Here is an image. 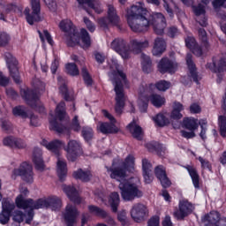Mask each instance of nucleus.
Returning <instances> with one entry per match:
<instances>
[{
  "label": "nucleus",
  "mask_w": 226,
  "mask_h": 226,
  "mask_svg": "<svg viewBox=\"0 0 226 226\" xmlns=\"http://www.w3.org/2000/svg\"><path fill=\"white\" fill-rule=\"evenodd\" d=\"M106 169L110 178L120 183L118 188L122 199L128 202L142 197V191L139 188L140 178L134 177L126 179L128 173L135 172V156L133 154L126 156L124 162H120L118 159L114 160L111 168L107 167Z\"/></svg>",
  "instance_id": "f257e3e1"
},
{
  "label": "nucleus",
  "mask_w": 226,
  "mask_h": 226,
  "mask_svg": "<svg viewBox=\"0 0 226 226\" xmlns=\"http://www.w3.org/2000/svg\"><path fill=\"white\" fill-rule=\"evenodd\" d=\"M147 8H146V4L142 2H138L131 8L127 9V22L129 27H131L132 31L134 33H142L144 31H147V27L149 26H157L158 24L165 23V17L163 14L160 12H155L152 15V21L147 19Z\"/></svg>",
  "instance_id": "f03ea898"
},
{
  "label": "nucleus",
  "mask_w": 226,
  "mask_h": 226,
  "mask_svg": "<svg viewBox=\"0 0 226 226\" xmlns=\"http://www.w3.org/2000/svg\"><path fill=\"white\" fill-rule=\"evenodd\" d=\"M109 66L110 70L109 77L112 81L116 94L115 110L117 114H122L123 109H124V102H126L124 88L123 87L124 84H126V74L121 71V68H119V64H117V59L116 58H112L109 62Z\"/></svg>",
  "instance_id": "7ed1b4c3"
},
{
  "label": "nucleus",
  "mask_w": 226,
  "mask_h": 226,
  "mask_svg": "<svg viewBox=\"0 0 226 226\" xmlns=\"http://www.w3.org/2000/svg\"><path fill=\"white\" fill-rule=\"evenodd\" d=\"M28 193L27 188L20 190V194L16 198V204L19 207H31L32 209H52V211H57L61 209L63 203L61 199L57 196H49L46 198H41L37 200H26L25 195Z\"/></svg>",
  "instance_id": "20e7f679"
},
{
  "label": "nucleus",
  "mask_w": 226,
  "mask_h": 226,
  "mask_svg": "<svg viewBox=\"0 0 226 226\" xmlns=\"http://www.w3.org/2000/svg\"><path fill=\"white\" fill-rule=\"evenodd\" d=\"M59 27L65 33V41L69 47H73L75 45H80L83 49L91 47V37L85 28L77 32L73 23L70 19L62 20L59 24Z\"/></svg>",
  "instance_id": "39448f33"
},
{
  "label": "nucleus",
  "mask_w": 226,
  "mask_h": 226,
  "mask_svg": "<svg viewBox=\"0 0 226 226\" xmlns=\"http://www.w3.org/2000/svg\"><path fill=\"white\" fill-rule=\"evenodd\" d=\"M147 47H149L147 40L140 41L134 39L131 41L130 46H127L123 39H115L111 42V49L117 52L123 59H128L132 56V52L139 54L142 49H147Z\"/></svg>",
  "instance_id": "423d86ee"
},
{
  "label": "nucleus",
  "mask_w": 226,
  "mask_h": 226,
  "mask_svg": "<svg viewBox=\"0 0 226 226\" xmlns=\"http://www.w3.org/2000/svg\"><path fill=\"white\" fill-rule=\"evenodd\" d=\"M43 3L49 8V10L54 11L56 10L57 4H56V0H43ZM32 6V14L30 13L31 10L26 7L24 11V15L26 19V21L30 26H33L34 22H41L43 20V16L40 13L41 7L40 5V0H31Z\"/></svg>",
  "instance_id": "0eeeda50"
},
{
  "label": "nucleus",
  "mask_w": 226,
  "mask_h": 226,
  "mask_svg": "<svg viewBox=\"0 0 226 226\" xmlns=\"http://www.w3.org/2000/svg\"><path fill=\"white\" fill-rule=\"evenodd\" d=\"M139 94L138 107L139 108L140 112H146V110H147L149 102L154 107L157 108L165 105V97L160 94L146 92V87H144V85L139 87Z\"/></svg>",
  "instance_id": "6e6552de"
},
{
  "label": "nucleus",
  "mask_w": 226,
  "mask_h": 226,
  "mask_svg": "<svg viewBox=\"0 0 226 226\" xmlns=\"http://www.w3.org/2000/svg\"><path fill=\"white\" fill-rule=\"evenodd\" d=\"M64 107H65V104L64 102H62L56 106L55 116L54 114L49 113L50 114L49 128L54 132H57V133H66V132H68V129H66V127L63 125H58L57 120L56 119V117L60 121H63V119L66 117V111H64Z\"/></svg>",
  "instance_id": "1a4fd4ad"
},
{
  "label": "nucleus",
  "mask_w": 226,
  "mask_h": 226,
  "mask_svg": "<svg viewBox=\"0 0 226 226\" xmlns=\"http://www.w3.org/2000/svg\"><path fill=\"white\" fill-rule=\"evenodd\" d=\"M102 116L106 117V119H109V123H103V122H99L97 124V130L101 132L102 133H117L119 132V126H117V121L112 116V114L109 113L107 110H102Z\"/></svg>",
  "instance_id": "9d476101"
},
{
  "label": "nucleus",
  "mask_w": 226,
  "mask_h": 226,
  "mask_svg": "<svg viewBox=\"0 0 226 226\" xmlns=\"http://www.w3.org/2000/svg\"><path fill=\"white\" fill-rule=\"evenodd\" d=\"M202 226H226V217L220 213L212 211L201 217Z\"/></svg>",
  "instance_id": "9b49d317"
},
{
  "label": "nucleus",
  "mask_w": 226,
  "mask_h": 226,
  "mask_svg": "<svg viewBox=\"0 0 226 226\" xmlns=\"http://www.w3.org/2000/svg\"><path fill=\"white\" fill-rule=\"evenodd\" d=\"M36 88L34 90H29L27 88L21 89V96L24 100H26L29 105H33V102H36L40 98L41 92L45 91V84L41 81H38L35 84Z\"/></svg>",
  "instance_id": "f8f14e48"
},
{
  "label": "nucleus",
  "mask_w": 226,
  "mask_h": 226,
  "mask_svg": "<svg viewBox=\"0 0 226 226\" xmlns=\"http://www.w3.org/2000/svg\"><path fill=\"white\" fill-rule=\"evenodd\" d=\"M97 22L102 29H107V27H110V26H117L119 22V16H117V11L114 6L109 5L107 18H100Z\"/></svg>",
  "instance_id": "ddd939ff"
},
{
  "label": "nucleus",
  "mask_w": 226,
  "mask_h": 226,
  "mask_svg": "<svg viewBox=\"0 0 226 226\" xmlns=\"http://www.w3.org/2000/svg\"><path fill=\"white\" fill-rule=\"evenodd\" d=\"M195 207L186 200H182L179 201L178 209L175 210L173 213L174 217L177 220H185L186 216H190L193 213Z\"/></svg>",
  "instance_id": "4468645a"
},
{
  "label": "nucleus",
  "mask_w": 226,
  "mask_h": 226,
  "mask_svg": "<svg viewBox=\"0 0 226 226\" xmlns=\"http://www.w3.org/2000/svg\"><path fill=\"white\" fill-rule=\"evenodd\" d=\"M80 8H84L88 15H93L94 13H102L103 11V7L98 0H78Z\"/></svg>",
  "instance_id": "2eb2a0df"
},
{
  "label": "nucleus",
  "mask_w": 226,
  "mask_h": 226,
  "mask_svg": "<svg viewBox=\"0 0 226 226\" xmlns=\"http://www.w3.org/2000/svg\"><path fill=\"white\" fill-rule=\"evenodd\" d=\"M183 126L184 128L190 130V132L181 131L182 137H185V139H192L195 137V132H193L199 128L197 119L193 117H185L183 119Z\"/></svg>",
  "instance_id": "dca6fc26"
},
{
  "label": "nucleus",
  "mask_w": 226,
  "mask_h": 226,
  "mask_svg": "<svg viewBox=\"0 0 226 226\" xmlns=\"http://www.w3.org/2000/svg\"><path fill=\"white\" fill-rule=\"evenodd\" d=\"M15 176H21L26 183H33V166L27 162H22L19 169L13 170Z\"/></svg>",
  "instance_id": "f3484780"
},
{
  "label": "nucleus",
  "mask_w": 226,
  "mask_h": 226,
  "mask_svg": "<svg viewBox=\"0 0 226 226\" xmlns=\"http://www.w3.org/2000/svg\"><path fill=\"white\" fill-rule=\"evenodd\" d=\"M16 206L19 207L20 209H25V211H28L26 214H22L20 211H16L13 214V220L14 222H17L18 223H20L22 222H26V223H31L33 222V217L34 216V209L36 208H32L31 207L27 206L26 207H19L16 201Z\"/></svg>",
  "instance_id": "a211bd4d"
},
{
  "label": "nucleus",
  "mask_w": 226,
  "mask_h": 226,
  "mask_svg": "<svg viewBox=\"0 0 226 226\" xmlns=\"http://www.w3.org/2000/svg\"><path fill=\"white\" fill-rule=\"evenodd\" d=\"M4 57L8 64L11 77H12L16 84H19V82H20V74H19V69L17 68V59H15L13 55L10 52L5 53Z\"/></svg>",
  "instance_id": "6ab92c4d"
},
{
  "label": "nucleus",
  "mask_w": 226,
  "mask_h": 226,
  "mask_svg": "<svg viewBox=\"0 0 226 226\" xmlns=\"http://www.w3.org/2000/svg\"><path fill=\"white\" fill-rule=\"evenodd\" d=\"M2 212L0 214V223L6 225L10 222V215L11 211L15 209V204L9 199L3 200L2 201Z\"/></svg>",
  "instance_id": "aec40b11"
},
{
  "label": "nucleus",
  "mask_w": 226,
  "mask_h": 226,
  "mask_svg": "<svg viewBox=\"0 0 226 226\" xmlns=\"http://www.w3.org/2000/svg\"><path fill=\"white\" fill-rule=\"evenodd\" d=\"M65 151L67 153V159L70 162H75L77 160L79 154H80V153H82V147H80V142H79L77 140L71 139L68 142Z\"/></svg>",
  "instance_id": "412c9836"
},
{
  "label": "nucleus",
  "mask_w": 226,
  "mask_h": 226,
  "mask_svg": "<svg viewBox=\"0 0 226 226\" xmlns=\"http://www.w3.org/2000/svg\"><path fill=\"white\" fill-rule=\"evenodd\" d=\"M131 216L138 223L147 216V207L144 204H134L131 209Z\"/></svg>",
  "instance_id": "4be33fe9"
},
{
  "label": "nucleus",
  "mask_w": 226,
  "mask_h": 226,
  "mask_svg": "<svg viewBox=\"0 0 226 226\" xmlns=\"http://www.w3.org/2000/svg\"><path fill=\"white\" fill-rule=\"evenodd\" d=\"M160 73H176L177 70V63L169 58H162L157 64Z\"/></svg>",
  "instance_id": "5701e85b"
},
{
  "label": "nucleus",
  "mask_w": 226,
  "mask_h": 226,
  "mask_svg": "<svg viewBox=\"0 0 226 226\" xmlns=\"http://www.w3.org/2000/svg\"><path fill=\"white\" fill-rule=\"evenodd\" d=\"M185 45L187 49H190L195 54V56H202V52H206L207 50V43H205V47L202 49L197 45V41H195V38L192 36H188L185 39Z\"/></svg>",
  "instance_id": "b1692460"
},
{
  "label": "nucleus",
  "mask_w": 226,
  "mask_h": 226,
  "mask_svg": "<svg viewBox=\"0 0 226 226\" xmlns=\"http://www.w3.org/2000/svg\"><path fill=\"white\" fill-rule=\"evenodd\" d=\"M63 191L70 200L75 202V204H80V197H79L80 189L79 187H75V185H63Z\"/></svg>",
  "instance_id": "393cba45"
},
{
  "label": "nucleus",
  "mask_w": 226,
  "mask_h": 226,
  "mask_svg": "<svg viewBox=\"0 0 226 226\" xmlns=\"http://www.w3.org/2000/svg\"><path fill=\"white\" fill-rule=\"evenodd\" d=\"M32 160L36 170H39V172L45 170V162L43 161L41 149L38 147L34 149Z\"/></svg>",
  "instance_id": "a878e982"
},
{
  "label": "nucleus",
  "mask_w": 226,
  "mask_h": 226,
  "mask_svg": "<svg viewBox=\"0 0 226 226\" xmlns=\"http://www.w3.org/2000/svg\"><path fill=\"white\" fill-rule=\"evenodd\" d=\"M88 210L93 215H95V216H101V218H106V222L110 226H116V221L112 218V216L109 215L107 212H105L103 209L99 208L98 207L94 206H89Z\"/></svg>",
  "instance_id": "bb28decb"
},
{
  "label": "nucleus",
  "mask_w": 226,
  "mask_h": 226,
  "mask_svg": "<svg viewBox=\"0 0 226 226\" xmlns=\"http://www.w3.org/2000/svg\"><path fill=\"white\" fill-rule=\"evenodd\" d=\"M154 174L163 188H169L170 186V180L167 177V172L163 166H157L154 170Z\"/></svg>",
  "instance_id": "cd10ccee"
},
{
  "label": "nucleus",
  "mask_w": 226,
  "mask_h": 226,
  "mask_svg": "<svg viewBox=\"0 0 226 226\" xmlns=\"http://www.w3.org/2000/svg\"><path fill=\"white\" fill-rule=\"evenodd\" d=\"M170 82L166 80H161L154 84L144 85L146 87V93H154V90L157 89L158 91H167V89H170Z\"/></svg>",
  "instance_id": "c85d7f7f"
},
{
  "label": "nucleus",
  "mask_w": 226,
  "mask_h": 226,
  "mask_svg": "<svg viewBox=\"0 0 226 226\" xmlns=\"http://www.w3.org/2000/svg\"><path fill=\"white\" fill-rule=\"evenodd\" d=\"M183 110H185V106L181 102H175L172 105V110L170 114V118L172 121H179L183 119Z\"/></svg>",
  "instance_id": "c756f323"
},
{
  "label": "nucleus",
  "mask_w": 226,
  "mask_h": 226,
  "mask_svg": "<svg viewBox=\"0 0 226 226\" xmlns=\"http://www.w3.org/2000/svg\"><path fill=\"white\" fill-rule=\"evenodd\" d=\"M167 49V42H165V40L163 38H156L154 42V47L152 49L153 56H160L163 52H165Z\"/></svg>",
  "instance_id": "7c9ffc66"
},
{
  "label": "nucleus",
  "mask_w": 226,
  "mask_h": 226,
  "mask_svg": "<svg viewBox=\"0 0 226 226\" xmlns=\"http://www.w3.org/2000/svg\"><path fill=\"white\" fill-rule=\"evenodd\" d=\"M41 145L44 146L46 149L51 151L52 153H55L56 154H59V149H61V147H64V144L58 139H55L50 142L43 139L41 141Z\"/></svg>",
  "instance_id": "2f4dec72"
},
{
  "label": "nucleus",
  "mask_w": 226,
  "mask_h": 226,
  "mask_svg": "<svg viewBox=\"0 0 226 226\" xmlns=\"http://www.w3.org/2000/svg\"><path fill=\"white\" fill-rule=\"evenodd\" d=\"M153 121L157 126H167V124L172 123L170 116L167 112L157 114L153 117Z\"/></svg>",
  "instance_id": "473e14b6"
},
{
  "label": "nucleus",
  "mask_w": 226,
  "mask_h": 226,
  "mask_svg": "<svg viewBox=\"0 0 226 226\" xmlns=\"http://www.w3.org/2000/svg\"><path fill=\"white\" fill-rule=\"evenodd\" d=\"M127 130L132 133V137L134 139H137L138 140H142V137L144 135V132H142V128L137 124V122H132L128 124Z\"/></svg>",
  "instance_id": "72a5a7b5"
},
{
  "label": "nucleus",
  "mask_w": 226,
  "mask_h": 226,
  "mask_svg": "<svg viewBox=\"0 0 226 226\" xmlns=\"http://www.w3.org/2000/svg\"><path fill=\"white\" fill-rule=\"evenodd\" d=\"M68 173V168L66 166V161L64 159L58 157L56 162V174L59 179H63L66 177V174Z\"/></svg>",
  "instance_id": "f704fd0d"
},
{
  "label": "nucleus",
  "mask_w": 226,
  "mask_h": 226,
  "mask_svg": "<svg viewBox=\"0 0 226 226\" xmlns=\"http://www.w3.org/2000/svg\"><path fill=\"white\" fill-rule=\"evenodd\" d=\"M106 206H110L113 213L117 212V206H119V193L114 192H112L108 200V203H105Z\"/></svg>",
  "instance_id": "c9c22d12"
},
{
  "label": "nucleus",
  "mask_w": 226,
  "mask_h": 226,
  "mask_svg": "<svg viewBox=\"0 0 226 226\" xmlns=\"http://www.w3.org/2000/svg\"><path fill=\"white\" fill-rule=\"evenodd\" d=\"M147 149H148V151H150L151 153H154V151H156L159 156H163V154H165V147L162 144L147 143Z\"/></svg>",
  "instance_id": "e433bc0d"
},
{
  "label": "nucleus",
  "mask_w": 226,
  "mask_h": 226,
  "mask_svg": "<svg viewBox=\"0 0 226 226\" xmlns=\"http://www.w3.org/2000/svg\"><path fill=\"white\" fill-rule=\"evenodd\" d=\"M186 63L188 69L191 73L192 79L194 80V82H199V79L197 78V72L195 71V64H193V61L192 60V54H187L186 56Z\"/></svg>",
  "instance_id": "4c0bfd02"
},
{
  "label": "nucleus",
  "mask_w": 226,
  "mask_h": 226,
  "mask_svg": "<svg viewBox=\"0 0 226 226\" xmlns=\"http://www.w3.org/2000/svg\"><path fill=\"white\" fill-rule=\"evenodd\" d=\"M207 68L212 70L213 72H216V68H218V70H224L226 72V54L221 58L218 64H216L215 62L213 64H207Z\"/></svg>",
  "instance_id": "58836bf2"
},
{
  "label": "nucleus",
  "mask_w": 226,
  "mask_h": 226,
  "mask_svg": "<svg viewBox=\"0 0 226 226\" xmlns=\"http://www.w3.org/2000/svg\"><path fill=\"white\" fill-rule=\"evenodd\" d=\"M73 177H75V179H80V181L87 182L91 179V171L78 170L73 172Z\"/></svg>",
  "instance_id": "ea45409f"
},
{
  "label": "nucleus",
  "mask_w": 226,
  "mask_h": 226,
  "mask_svg": "<svg viewBox=\"0 0 226 226\" xmlns=\"http://www.w3.org/2000/svg\"><path fill=\"white\" fill-rule=\"evenodd\" d=\"M141 65H142V70L143 72H145V73H150L152 70L151 58H149L148 56L142 54Z\"/></svg>",
  "instance_id": "a19ab883"
},
{
  "label": "nucleus",
  "mask_w": 226,
  "mask_h": 226,
  "mask_svg": "<svg viewBox=\"0 0 226 226\" xmlns=\"http://www.w3.org/2000/svg\"><path fill=\"white\" fill-rule=\"evenodd\" d=\"M187 170L192 178L193 186L199 188V173H197V170L192 166H188Z\"/></svg>",
  "instance_id": "79ce46f5"
},
{
  "label": "nucleus",
  "mask_w": 226,
  "mask_h": 226,
  "mask_svg": "<svg viewBox=\"0 0 226 226\" xmlns=\"http://www.w3.org/2000/svg\"><path fill=\"white\" fill-rule=\"evenodd\" d=\"M0 6L3 8V11H17V10L22 11L15 4H6L4 0H0Z\"/></svg>",
  "instance_id": "37998d69"
},
{
  "label": "nucleus",
  "mask_w": 226,
  "mask_h": 226,
  "mask_svg": "<svg viewBox=\"0 0 226 226\" xmlns=\"http://www.w3.org/2000/svg\"><path fill=\"white\" fill-rule=\"evenodd\" d=\"M65 72L72 77H75V75H79V68L75 64H65Z\"/></svg>",
  "instance_id": "c03bdc74"
},
{
  "label": "nucleus",
  "mask_w": 226,
  "mask_h": 226,
  "mask_svg": "<svg viewBox=\"0 0 226 226\" xmlns=\"http://www.w3.org/2000/svg\"><path fill=\"white\" fill-rule=\"evenodd\" d=\"M39 35L41 41H47L49 45H54V41L50 34H49V31L43 30L42 32H39Z\"/></svg>",
  "instance_id": "a18cd8bd"
},
{
  "label": "nucleus",
  "mask_w": 226,
  "mask_h": 226,
  "mask_svg": "<svg viewBox=\"0 0 226 226\" xmlns=\"http://www.w3.org/2000/svg\"><path fill=\"white\" fill-rule=\"evenodd\" d=\"M12 113L15 116H19L20 117H27V110H26V108L22 106H18L12 109Z\"/></svg>",
  "instance_id": "49530a36"
},
{
  "label": "nucleus",
  "mask_w": 226,
  "mask_h": 226,
  "mask_svg": "<svg viewBox=\"0 0 226 226\" xmlns=\"http://www.w3.org/2000/svg\"><path fill=\"white\" fill-rule=\"evenodd\" d=\"M82 135L85 140H91L93 139V129L91 127H84L82 130Z\"/></svg>",
  "instance_id": "de8ad7c7"
},
{
  "label": "nucleus",
  "mask_w": 226,
  "mask_h": 226,
  "mask_svg": "<svg viewBox=\"0 0 226 226\" xmlns=\"http://www.w3.org/2000/svg\"><path fill=\"white\" fill-rule=\"evenodd\" d=\"M82 75L85 80V84H87V86H91L93 84V79L91 78V75H89V72L86 67L82 68Z\"/></svg>",
  "instance_id": "09e8293b"
},
{
  "label": "nucleus",
  "mask_w": 226,
  "mask_h": 226,
  "mask_svg": "<svg viewBox=\"0 0 226 226\" xmlns=\"http://www.w3.org/2000/svg\"><path fill=\"white\" fill-rule=\"evenodd\" d=\"M142 170L143 172H153V165L147 159L142 160Z\"/></svg>",
  "instance_id": "8fccbe9b"
},
{
  "label": "nucleus",
  "mask_w": 226,
  "mask_h": 226,
  "mask_svg": "<svg viewBox=\"0 0 226 226\" xmlns=\"http://www.w3.org/2000/svg\"><path fill=\"white\" fill-rule=\"evenodd\" d=\"M164 8L166 11L169 13L170 17H172V6H174V2L172 0H163Z\"/></svg>",
  "instance_id": "3c124183"
},
{
  "label": "nucleus",
  "mask_w": 226,
  "mask_h": 226,
  "mask_svg": "<svg viewBox=\"0 0 226 226\" xmlns=\"http://www.w3.org/2000/svg\"><path fill=\"white\" fill-rule=\"evenodd\" d=\"M153 27L156 34H162L163 31H165V27H167V23H160L158 25H154Z\"/></svg>",
  "instance_id": "603ef678"
},
{
  "label": "nucleus",
  "mask_w": 226,
  "mask_h": 226,
  "mask_svg": "<svg viewBox=\"0 0 226 226\" xmlns=\"http://www.w3.org/2000/svg\"><path fill=\"white\" fill-rule=\"evenodd\" d=\"M84 22L88 31H90V33H94V31H96V25H94V23L89 20V19L84 18Z\"/></svg>",
  "instance_id": "864d4df0"
},
{
  "label": "nucleus",
  "mask_w": 226,
  "mask_h": 226,
  "mask_svg": "<svg viewBox=\"0 0 226 226\" xmlns=\"http://www.w3.org/2000/svg\"><path fill=\"white\" fill-rule=\"evenodd\" d=\"M10 41V35L6 33H0V45L3 47Z\"/></svg>",
  "instance_id": "5fc2aeb1"
},
{
  "label": "nucleus",
  "mask_w": 226,
  "mask_h": 226,
  "mask_svg": "<svg viewBox=\"0 0 226 226\" xmlns=\"http://www.w3.org/2000/svg\"><path fill=\"white\" fill-rule=\"evenodd\" d=\"M207 123L204 120H201L200 122V125L201 128V132L200 133V137H201V139L204 140L206 139V130H207Z\"/></svg>",
  "instance_id": "6e6d98bb"
},
{
  "label": "nucleus",
  "mask_w": 226,
  "mask_h": 226,
  "mask_svg": "<svg viewBox=\"0 0 226 226\" xmlns=\"http://www.w3.org/2000/svg\"><path fill=\"white\" fill-rule=\"evenodd\" d=\"M26 146H27V144H26V141H24L21 139L16 138L14 147H17L18 149H24L26 147Z\"/></svg>",
  "instance_id": "4d7b16f0"
},
{
  "label": "nucleus",
  "mask_w": 226,
  "mask_h": 226,
  "mask_svg": "<svg viewBox=\"0 0 226 226\" xmlns=\"http://www.w3.org/2000/svg\"><path fill=\"white\" fill-rule=\"evenodd\" d=\"M193 11L195 15H204V13H206V9L204 8V5L199 4L193 7Z\"/></svg>",
  "instance_id": "13d9d810"
},
{
  "label": "nucleus",
  "mask_w": 226,
  "mask_h": 226,
  "mask_svg": "<svg viewBox=\"0 0 226 226\" xmlns=\"http://www.w3.org/2000/svg\"><path fill=\"white\" fill-rule=\"evenodd\" d=\"M15 139L13 137H7L4 139V145L10 146L11 147H15Z\"/></svg>",
  "instance_id": "bf43d9fd"
},
{
  "label": "nucleus",
  "mask_w": 226,
  "mask_h": 226,
  "mask_svg": "<svg viewBox=\"0 0 226 226\" xmlns=\"http://www.w3.org/2000/svg\"><path fill=\"white\" fill-rule=\"evenodd\" d=\"M57 80L59 85L61 86L60 87L61 93H63L64 94H66V93H68V88L66 87V85L64 83L63 77L59 76L57 78Z\"/></svg>",
  "instance_id": "052dcab7"
},
{
  "label": "nucleus",
  "mask_w": 226,
  "mask_h": 226,
  "mask_svg": "<svg viewBox=\"0 0 226 226\" xmlns=\"http://www.w3.org/2000/svg\"><path fill=\"white\" fill-rule=\"evenodd\" d=\"M151 172L152 171L143 172V177L147 185H149L153 182V175Z\"/></svg>",
  "instance_id": "680f3d73"
},
{
  "label": "nucleus",
  "mask_w": 226,
  "mask_h": 226,
  "mask_svg": "<svg viewBox=\"0 0 226 226\" xmlns=\"http://www.w3.org/2000/svg\"><path fill=\"white\" fill-rule=\"evenodd\" d=\"M72 128L74 132H79L80 130V124H79V117H74L72 119Z\"/></svg>",
  "instance_id": "e2e57ef3"
},
{
  "label": "nucleus",
  "mask_w": 226,
  "mask_h": 226,
  "mask_svg": "<svg viewBox=\"0 0 226 226\" xmlns=\"http://www.w3.org/2000/svg\"><path fill=\"white\" fill-rule=\"evenodd\" d=\"M147 225L148 226H160V217H158V216L152 217L148 221Z\"/></svg>",
  "instance_id": "0e129e2a"
},
{
  "label": "nucleus",
  "mask_w": 226,
  "mask_h": 226,
  "mask_svg": "<svg viewBox=\"0 0 226 226\" xmlns=\"http://www.w3.org/2000/svg\"><path fill=\"white\" fill-rule=\"evenodd\" d=\"M30 124L31 126H40V120L38 119L37 116H30Z\"/></svg>",
  "instance_id": "69168bd1"
},
{
  "label": "nucleus",
  "mask_w": 226,
  "mask_h": 226,
  "mask_svg": "<svg viewBox=\"0 0 226 226\" xmlns=\"http://www.w3.org/2000/svg\"><path fill=\"white\" fill-rule=\"evenodd\" d=\"M190 112L192 114H199V112H200V106L197 103L192 104L190 107Z\"/></svg>",
  "instance_id": "338daca9"
},
{
  "label": "nucleus",
  "mask_w": 226,
  "mask_h": 226,
  "mask_svg": "<svg viewBox=\"0 0 226 226\" xmlns=\"http://www.w3.org/2000/svg\"><path fill=\"white\" fill-rule=\"evenodd\" d=\"M162 226H172V221L170 220V216H165V218L162 221Z\"/></svg>",
  "instance_id": "774afa93"
}]
</instances>
